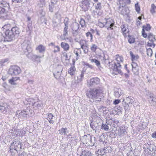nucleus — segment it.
Segmentation results:
<instances>
[{"label":"nucleus","mask_w":156,"mask_h":156,"mask_svg":"<svg viewBox=\"0 0 156 156\" xmlns=\"http://www.w3.org/2000/svg\"><path fill=\"white\" fill-rule=\"evenodd\" d=\"M98 138V137H90L89 145L91 146H93L94 144L97 141Z\"/></svg>","instance_id":"obj_19"},{"label":"nucleus","mask_w":156,"mask_h":156,"mask_svg":"<svg viewBox=\"0 0 156 156\" xmlns=\"http://www.w3.org/2000/svg\"><path fill=\"white\" fill-rule=\"evenodd\" d=\"M86 36L88 37H90V41H92V40L93 36L91 32H88L86 33Z\"/></svg>","instance_id":"obj_49"},{"label":"nucleus","mask_w":156,"mask_h":156,"mask_svg":"<svg viewBox=\"0 0 156 156\" xmlns=\"http://www.w3.org/2000/svg\"><path fill=\"white\" fill-rule=\"evenodd\" d=\"M122 34L124 37H126L127 36L129 32V29L128 28V25L127 24L123 25L122 27Z\"/></svg>","instance_id":"obj_13"},{"label":"nucleus","mask_w":156,"mask_h":156,"mask_svg":"<svg viewBox=\"0 0 156 156\" xmlns=\"http://www.w3.org/2000/svg\"><path fill=\"white\" fill-rule=\"evenodd\" d=\"M80 24L81 25L82 27H83L86 26L85 21L82 18L81 19V20L80 21Z\"/></svg>","instance_id":"obj_44"},{"label":"nucleus","mask_w":156,"mask_h":156,"mask_svg":"<svg viewBox=\"0 0 156 156\" xmlns=\"http://www.w3.org/2000/svg\"><path fill=\"white\" fill-rule=\"evenodd\" d=\"M21 72L20 68L16 65L11 66L9 70V74L12 76L18 75Z\"/></svg>","instance_id":"obj_5"},{"label":"nucleus","mask_w":156,"mask_h":156,"mask_svg":"<svg viewBox=\"0 0 156 156\" xmlns=\"http://www.w3.org/2000/svg\"><path fill=\"white\" fill-rule=\"evenodd\" d=\"M9 83L12 85H15L16 84V83L15 82V79L12 78L9 80Z\"/></svg>","instance_id":"obj_51"},{"label":"nucleus","mask_w":156,"mask_h":156,"mask_svg":"<svg viewBox=\"0 0 156 156\" xmlns=\"http://www.w3.org/2000/svg\"><path fill=\"white\" fill-rule=\"evenodd\" d=\"M143 28L142 29L145 30L147 31H149L151 30V27L149 24H147L146 25L144 26Z\"/></svg>","instance_id":"obj_39"},{"label":"nucleus","mask_w":156,"mask_h":156,"mask_svg":"<svg viewBox=\"0 0 156 156\" xmlns=\"http://www.w3.org/2000/svg\"><path fill=\"white\" fill-rule=\"evenodd\" d=\"M66 129H67L62 128L60 130V133L62 134V135L63 134L64 136H65L66 134Z\"/></svg>","instance_id":"obj_58"},{"label":"nucleus","mask_w":156,"mask_h":156,"mask_svg":"<svg viewBox=\"0 0 156 156\" xmlns=\"http://www.w3.org/2000/svg\"><path fill=\"white\" fill-rule=\"evenodd\" d=\"M28 14L27 13L26 16H27V22H28L27 28L28 29H27V30H30L32 29V22L31 20V17L29 16H28Z\"/></svg>","instance_id":"obj_17"},{"label":"nucleus","mask_w":156,"mask_h":156,"mask_svg":"<svg viewBox=\"0 0 156 156\" xmlns=\"http://www.w3.org/2000/svg\"><path fill=\"white\" fill-rule=\"evenodd\" d=\"M151 9L150 11L151 13L154 14L155 12V10L156 9V6H155L154 4H153L151 5Z\"/></svg>","instance_id":"obj_43"},{"label":"nucleus","mask_w":156,"mask_h":156,"mask_svg":"<svg viewBox=\"0 0 156 156\" xmlns=\"http://www.w3.org/2000/svg\"><path fill=\"white\" fill-rule=\"evenodd\" d=\"M31 42L28 38H26L21 44V47L23 50H27L28 51L30 49Z\"/></svg>","instance_id":"obj_7"},{"label":"nucleus","mask_w":156,"mask_h":156,"mask_svg":"<svg viewBox=\"0 0 156 156\" xmlns=\"http://www.w3.org/2000/svg\"><path fill=\"white\" fill-rule=\"evenodd\" d=\"M118 132H119L118 135L119 136H125V134L126 133L125 131L123 129L122 130L120 128L119 130H118Z\"/></svg>","instance_id":"obj_35"},{"label":"nucleus","mask_w":156,"mask_h":156,"mask_svg":"<svg viewBox=\"0 0 156 156\" xmlns=\"http://www.w3.org/2000/svg\"><path fill=\"white\" fill-rule=\"evenodd\" d=\"M101 128L105 131H108L109 129L108 126L106 123L105 124L103 123L101 126Z\"/></svg>","instance_id":"obj_40"},{"label":"nucleus","mask_w":156,"mask_h":156,"mask_svg":"<svg viewBox=\"0 0 156 156\" xmlns=\"http://www.w3.org/2000/svg\"><path fill=\"white\" fill-rule=\"evenodd\" d=\"M101 9V3H98L96 6V9L98 10H100Z\"/></svg>","instance_id":"obj_59"},{"label":"nucleus","mask_w":156,"mask_h":156,"mask_svg":"<svg viewBox=\"0 0 156 156\" xmlns=\"http://www.w3.org/2000/svg\"><path fill=\"white\" fill-rule=\"evenodd\" d=\"M100 80L98 77H94L90 79V82H87V85L88 87L94 86L99 84Z\"/></svg>","instance_id":"obj_10"},{"label":"nucleus","mask_w":156,"mask_h":156,"mask_svg":"<svg viewBox=\"0 0 156 156\" xmlns=\"http://www.w3.org/2000/svg\"><path fill=\"white\" fill-rule=\"evenodd\" d=\"M44 56L43 55H38L32 53H29V54L27 55V57L29 59L33 61H39V62H40V58L43 57Z\"/></svg>","instance_id":"obj_8"},{"label":"nucleus","mask_w":156,"mask_h":156,"mask_svg":"<svg viewBox=\"0 0 156 156\" xmlns=\"http://www.w3.org/2000/svg\"><path fill=\"white\" fill-rule=\"evenodd\" d=\"M31 105L35 109L39 108L40 107H41L43 105L39 99L37 102L32 103Z\"/></svg>","instance_id":"obj_16"},{"label":"nucleus","mask_w":156,"mask_h":156,"mask_svg":"<svg viewBox=\"0 0 156 156\" xmlns=\"http://www.w3.org/2000/svg\"><path fill=\"white\" fill-rule=\"evenodd\" d=\"M147 55H150L151 57L153 54L152 49L150 48H149L147 49Z\"/></svg>","instance_id":"obj_45"},{"label":"nucleus","mask_w":156,"mask_h":156,"mask_svg":"<svg viewBox=\"0 0 156 156\" xmlns=\"http://www.w3.org/2000/svg\"><path fill=\"white\" fill-rule=\"evenodd\" d=\"M148 149L150 151L154 153H155V151H156V147L154 145H153L150 146Z\"/></svg>","instance_id":"obj_36"},{"label":"nucleus","mask_w":156,"mask_h":156,"mask_svg":"<svg viewBox=\"0 0 156 156\" xmlns=\"http://www.w3.org/2000/svg\"><path fill=\"white\" fill-rule=\"evenodd\" d=\"M111 137H98V140H99L100 142H102L104 143L107 144L109 143V140L111 139Z\"/></svg>","instance_id":"obj_18"},{"label":"nucleus","mask_w":156,"mask_h":156,"mask_svg":"<svg viewBox=\"0 0 156 156\" xmlns=\"http://www.w3.org/2000/svg\"><path fill=\"white\" fill-rule=\"evenodd\" d=\"M112 121L113 122V125L114 128H115L117 129V127H118V124L119 123V121L118 120L114 121L112 120Z\"/></svg>","instance_id":"obj_47"},{"label":"nucleus","mask_w":156,"mask_h":156,"mask_svg":"<svg viewBox=\"0 0 156 156\" xmlns=\"http://www.w3.org/2000/svg\"><path fill=\"white\" fill-rule=\"evenodd\" d=\"M10 11V6L8 3L5 2H0V17H4Z\"/></svg>","instance_id":"obj_4"},{"label":"nucleus","mask_w":156,"mask_h":156,"mask_svg":"<svg viewBox=\"0 0 156 156\" xmlns=\"http://www.w3.org/2000/svg\"><path fill=\"white\" fill-rule=\"evenodd\" d=\"M55 4H53V3H51V5H49V11L51 12H52L53 11V8L54 7V5Z\"/></svg>","instance_id":"obj_54"},{"label":"nucleus","mask_w":156,"mask_h":156,"mask_svg":"<svg viewBox=\"0 0 156 156\" xmlns=\"http://www.w3.org/2000/svg\"><path fill=\"white\" fill-rule=\"evenodd\" d=\"M142 34L144 38H146L147 37V34L145 32V30L144 29H142Z\"/></svg>","instance_id":"obj_61"},{"label":"nucleus","mask_w":156,"mask_h":156,"mask_svg":"<svg viewBox=\"0 0 156 156\" xmlns=\"http://www.w3.org/2000/svg\"><path fill=\"white\" fill-rule=\"evenodd\" d=\"M20 32V30L17 27H12L11 30H7L5 32V37L4 41H10L14 40L15 37L18 36Z\"/></svg>","instance_id":"obj_2"},{"label":"nucleus","mask_w":156,"mask_h":156,"mask_svg":"<svg viewBox=\"0 0 156 156\" xmlns=\"http://www.w3.org/2000/svg\"><path fill=\"white\" fill-rule=\"evenodd\" d=\"M84 75V72H81V74L78 76H77V80L78 82H81L83 78Z\"/></svg>","instance_id":"obj_32"},{"label":"nucleus","mask_w":156,"mask_h":156,"mask_svg":"<svg viewBox=\"0 0 156 156\" xmlns=\"http://www.w3.org/2000/svg\"><path fill=\"white\" fill-rule=\"evenodd\" d=\"M48 118L49 119H53L54 116L52 114L48 113Z\"/></svg>","instance_id":"obj_63"},{"label":"nucleus","mask_w":156,"mask_h":156,"mask_svg":"<svg viewBox=\"0 0 156 156\" xmlns=\"http://www.w3.org/2000/svg\"><path fill=\"white\" fill-rule=\"evenodd\" d=\"M22 141L20 139H15L11 144L10 147V152L12 153V155L14 154L13 151V150L18 151H22L23 149Z\"/></svg>","instance_id":"obj_3"},{"label":"nucleus","mask_w":156,"mask_h":156,"mask_svg":"<svg viewBox=\"0 0 156 156\" xmlns=\"http://www.w3.org/2000/svg\"><path fill=\"white\" fill-rule=\"evenodd\" d=\"M127 36H128L129 37V38L128 39V42L129 43H133L135 42V39L132 36H129V34L127 35Z\"/></svg>","instance_id":"obj_38"},{"label":"nucleus","mask_w":156,"mask_h":156,"mask_svg":"<svg viewBox=\"0 0 156 156\" xmlns=\"http://www.w3.org/2000/svg\"><path fill=\"white\" fill-rule=\"evenodd\" d=\"M140 123L141 125V126H142V128H146L147 125V122H144L142 121L140 122Z\"/></svg>","instance_id":"obj_50"},{"label":"nucleus","mask_w":156,"mask_h":156,"mask_svg":"<svg viewBox=\"0 0 156 156\" xmlns=\"http://www.w3.org/2000/svg\"><path fill=\"white\" fill-rule=\"evenodd\" d=\"M101 124L100 122H91L90 124V127L93 130L99 129Z\"/></svg>","instance_id":"obj_14"},{"label":"nucleus","mask_w":156,"mask_h":156,"mask_svg":"<svg viewBox=\"0 0 156 156\" xmlns=\"http://www.w3.org/2000/svg\"><path fill=\"white\" fill-rule=\"evenodd\" d=\"M103 88L98 87L96 88L90 89L86 93V95L88 98L92 100V102L96 103L101 101V97L103 95ZM92 102V101H91Z\"/></svg>","instance_id":"obj_1"},{"label":"nucleus","mask_w":156,"mask_h":156,"mask_svg":"<svg viewBox=\"0 0 156 156\" xmlns=\"http://www.w3.org/2000/svg\"><path fill=\"white\" fill-rule=\"evenodd\" d=\"M97 48V46L95 44H93L91 47L90 49L92 51L95 52Z\"/></svg>","instance_id":"obj_48"},{"label":"nucleus","mask_w":156,"mask_h":156,"mask_svg":"<svg viewBox=\"0 0 156 156\" xmlns=\"http://www.w3.org/2000/svg\"><path fill=\"white\" fill-rule=\"evenodd\" d=\"M62 70V67L61 66H58L56 68V70L53 73L54 76L57 79H59Z\"/></svg>","instance_id":"obj_11"},{"label":"nucleus","mask_w":156,"mask_h":156,"mask_svg":"<svg viewBox=\"0 0 156 156\" xmlns=\"http://www.w3.org/2000/svg\"><path fill=\"white\" fill-rule=\"evenodd\" d=\"M78 30H72V34L73 36L76 37L79 34Z\"/></svg>","instance_id":"obj_52"},{"label":"nucleus","mask_w":156,"mask_h":156,"mask_svg":"<svg viewBox=\"0 0 156 156\" xmlns=\"http://www.w3.org/2000/svg\"><path fill=\"white\" fill-rule=\"evenodd\" d=\"M120 6H119V9L120 8L121 6L122 7H124L125 5V2L123 1V2H119Z\"/></svg>","instance_id":"obj_62"},{"label":"nucleus","mask_w":156,"mask_h":156,"mask_svg":"<svg viewBox=\"0 0 156 156\" xmlns=\"http://www.w3.org/2000/svg\"><path fill=\"white\" fill-rule=\"evenodd\" d=\"M150 100H151V102H155L156 103V96L153 95L151 94L149 96V98H148Z\"/></svg>","instance_id":"obj_34"},{"label":"nucleus","mask_w":156,"mask_h":156,"mask_svg":"<svg viewBox=\"0 0 156 156\" xmlns=\"http://www.w3.org/2000/svg\"><path fill=\"white\" fill-rule=\"evenodd\" d=\"M105 153H107L111 152V147H105L103 148Z\"/></svg>","instance_id":"obj_37"},{"label":"nucleus","mask_w":156,"mask_h":156,"mask_svg":"<svg viewBox=\"0 0 156 156\" xmlns=\"http://www.w3.org/2000/svg\"><path fill=\"white\" fill-rule=\"evenodd\" d=\"M68 27H65L63 32V36L64 37L67 36L68 34Z\"/></svg>","instance_id":"obj_41"},{"label":"nucleus","mask_w":156,"mask_h":156,"mask_svg":"<svg viewBox=\"0 0 156 156\" xmlns=\"http://www.w3.org/2000/svg\"><path fill=\"white\" fill-rule=\"evenodd\" d=\"M93 154L91 151L88 150L87 149H82V153L80 156H92Z\"/></svg>","instance_id":"obj_15"},{"label":"nucleus","mask_w":156,"mask_h":156,"mask_svg":"<svg viewBox=\"0 0 156 156\" xmlns=\"http://www.w3.org/2000/svg\"><path fill=\"white\" fill-rule=\"evenodd\" d=\"M132 97H128L126 98L125 99L126 101V104H129V102H130L131 101V99L132 98Z\"/></svg>","instance_id":"obj_60"},{"label":"nucleus","mask_w":156,"mask_h":156,"mask_svg":"<svg viewBox=\"0 0 156 156\" xmlns=\"http://www.w3.org/2000/svg\"><path fill=\"white\" fill-rule=\"evenodd\" d=\"M62 48H63L64 50L67 51L69 50V44L65 42H62L61 44Z\"/></svg>","instance_id":"obj_22"},{"label":"nucleus","mask_w":156,"mask_h":156,"mask_svg":"<svg viewBox=\"0 0 156 156\" xmlns=\"http://www.w3.org/2000/svg\"><path fill=\"white\" fill-rule=\"evenodd\" d=\"M98 25L100 27L102 28L105 26V23H102L99 21L98 22Z\"/></svg>","instance_id":"obj_56"},{"label":"nucleus","mask_w":156,"mask_h":156,"mask_svg":"<svg viewBox=\"0 0 156 156\" xmlns=\"http://www.w3.org/2000/svg\"><path fill=\"white\" fill-rule=\"evenodd\" d=\"M135 8L136 9V11L138 13H139L140 11V8L138 3L136 4H135Z\"/></svg>","instance_id":"obj_55"},{"label":"nucleus","mask_w":156,"mask_h":156,"mask_svg":"<svg viewBox=\"0 0 156 156\" xmlns=\"http://www.w3.org/2000/svg\"><path fill=\"white\" fill-rule=\"evenodd\" d=\"M90 60L92 62H94L95 63L96 66L99 68L101 67L100 62L98 60L96 59H90Z\"/></svg>","instance_id":"obj_29"},{"label":"nucleus","mask_w":156,"mask_h":156,"mask_svg":"<svg viewBox=\"0 0 156 156\" xmlns=\"http://www.w3.org/2000/svg\"><path fill=\"white\" fill-rule=\"evenodd\" d=\"M19 115L23 117L24 118H26L27 115L29 114V112L26 110H23L21 112L19 113Z\"/></svg>","instance_id":"obj_23"},{"label":"nucleus","mask_w":156,"mask_h":156,"mask_svg":"<svg viewBox=\"0 0 156 156\" xmlns=\"http://www.w3.org/2000/svg\"><path fill=\"white\" fill-rule=\"evenodd\" d=\"M91 0H82V9L84 11H86L88 10L89 5H90V2Z\"/></svg>","instance_id":"obj_12"},{"label":"nucleus","mask_w":156,"mask_h":156,"mask_svg":"<svg viewBox=\"0 0 156 156\" xmlns=\"http://www.w3.org/2000/svg\"><path fill=\"white\" fill-rule=\"evenodd\" d=\"M76 71V68L74 66H71V67L68 71V73L71 75L74 74Z\"/></svg>","instance_id":"obj_26"},{"label":"nucleus","mask_w":156,"mask_h":156,"mask_svg":"<svg viewBox=\"0 0 156 156\" xmlns=\"http://www.w3.org/2000/svg\"><path fill=\"white\" fill-rule=\"evenodd\" d=\"M36 50L38 51L40 53H44L45 51V48L42 45L40 44L36 48Z\"/></svg>","instance_id":"obj_20"},{"label":"nucleus","mask_w":156,"mask_h":156,"mask_svg":"<svg viewBox=\"0 0 156 156\" xmlns=\"http://www.w3.org/2000/svg\"><path fill=\"white\" fill-rule=\"evenodd\" d=\"M129 105L128 104L125 105L124 106V109H125V112H127L129 110Z\"/></svg>","instance_id":"obj_57"},{"label":"nucleus","mask_w":156,"mask_h":156,"mask_svg":"<svg viewBox=\"0 0 156 156\" xmlns=\"http://www.w3.org/2000/svg\"><path fill=\"white\" fill-rule=\"evenodd\" d=\"M113 122L112 121V119H110L106 121V123L108 126L109 129H113L114 126L113 125Z\"/></svg>","instance_id":"obj_28"},{"label":"nucleus","mask_w":156,"mask_h":156,"mask_svg":"<svg viewBox=\"0 0 156 156\" xmlns=\"http://www.w3.org/2000/svg\"><path fill=\"white\" fill-rule=\"evenodd\" d=\"M76 137H69L68 139L70 141L71 144H76L77 139L75 138Z\"/></svg>","instance_id":"obj_31"},{"label":"nucleus","mask_w":156,"mask_h":156,"mask_svg":"<svg viewBox=\"0 0 156 156\" xmlns=\"http://www.w3.org/2000/svg\"><path fill=\"white\" fill-rule=\"evenodd\" d=\"M69 19L68 18H65L64 20V23L65 26V27H68V25L69 23Z\"/></svg>","instance_id":"obj_46"},{"label":"nucleus","mask_w":156,"mask_h":156,"mask_svg":"<svg viewBox=\"0 0 156 156\" xmlns=\"http://www.w3.org/2000/svg\"><path fill=\"white\" fill-rule=\"evenodd\" d=\"M112 69L113 70V74L117 75L118 74H121L122 71L121 69V65L120 63L117 62V63H114L112 65Z\"/></svg>","instance_id":"obj_6"},{"label":"nucleus","mask_w":156,"mask_h":156,"mask_svg":"<svg viewBox=\"0 0 156 156\" xmlns=\"http://www.w3.org/2000/svg\"><path fill=\"white\" fill-rule=\"evenodd\" d=\"M79 25L77 23H75L73 24L72 26V30H78Z\"/></svg>","instance_id":"obj_33"},{"label":"nucleus","mask_w":156,"mask_h":156,"mask_svg":"<svg viewBox=\"0 0 156 156\" xmlns=\"http://www.w3.org/2000/svg\"><path fill=\"white\" fill-rule=\"evenodd\" d=\"M122 93L120 89H116L115 90L114 95L116 97H119Z\"/></svg>","instance_id":"obj_27"},{"label":"nucleus","mask_w":156,"mask_h":156,"mask_svg":"<svg viewBox=\"0 0 156 156\" xmlns=\"http://www.w3.org/2000/svg\"><path fill=\"white\" fill-rule=\"evenodd\" d=\"M84 64L85 66H87L89 68H91V69H93V67L92 65H90L88 63L85 62Z\"/></svg>","instance_id":"obj_64"},{"label":"nucleus","mask_w":156,"mask_h":156,"mask_svg":"<svg viewBox=\"0 0 156 156\" xmlns=\"http://www.w3.org/2000/svg\"><path fill=\"white\" fill-rule=\"evenodd\" d=\"M129 53L132 61H136L139 58V57L138 55H134L132 51H130Z\"/></svg>","instance_id":"obj_21"},{"label":"nucleus","mask_w":156,"mask_h":156,"mask_svg":"<svg viewBox=\"0 0 156 156\" xmlns=\"http://www.w3.org/2000/svg\"><path fill=\"white\" fill-rule=\"evenodd\" d=\"M105 27L107 28L108 29L113 30V27L114 26V22L113 20L111 19H105Z\"/></svg>","instance_id":"obj_9"},{"label":"nucleus","mask_w":156,"mask_h":156,"mask_svg":"<svg viewBox=\"0 0 156 156\" xmlns=\"http://www.w3.org/2000/svg\"><path fill=\"white\" fill-rule=\"evenodd\" d=\"M18 131H13V130H11L10 131L8 132V134L9 136H18Z\"/></svg>","instance_id":"obj_24"},{"label":"nucleus","mask_w":156,"mask_h":156,"mask_svg":"<svg viewBox=\"0 0 156 156\" xmlns=\"http://www.w3.org/2000/svg\"><path fill=\"white\" fill-rule=\"evenodd\" d=\"M132 67V71L135 72L136 70H134V69L136 68L138 66L137 64L134 62V61H132V64H131Z\"/></svg>","instance_id":"obj_42"},{"label":"nucleus","mask_w":156,"mask_h":156,"mask_svg":"<svg viewBox=\"0 0 156 156\" xmlns=\"http://www.w3.org/2000/svg\"><path fill=\"white\" fill-rule=\"evenodd\" d=\"M148 38L151 42H154L156 40L155 36L151 33L148 34Z\"/></svg>","instance_id":"obj_25"},{"label":"nucleus","mask_w":156,"mask_h":156,"mask_svg":"<svg viewBox=\"0 0 156 156\" xmlns=\"http://www.w3.org/2000/svg\"><path fill=\"white\" fill-rule=\"evenodd\" d=\"M96 154H98V156H102L105 153L103 148L102 149H99L96 152Z\"/></svg>","instance_id":"obj_30"},{"label":"nucleus","mask_w":156,"mask_h":156,"mask_svg":"<svg viewBox=\"0 0 156 156\" xmlns=\"http://www.w3.org/2000/svg\"><path fill=\"white\" fill-rule=\"evenodd\" d=\"M54 48H55V49L53 51V52L54 53H56V52H58L60 51V48L58 46H54Z\"/></svg>","instance_id":"obj_53"}]
</instances>
